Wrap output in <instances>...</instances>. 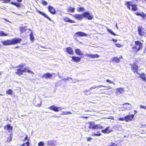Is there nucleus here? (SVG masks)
Returning a JSON list of instances; mask_svg holds the SVG:
<instances>
[{"instance_id": "47", "label": "nucleus", "mask_w": 146, "mask_h": 146, "mask_svg": "<svg viewBox=\"0 0 146 146\" xmlns=\"http://www.w3.org/2000/svg\"><path fill=\"white\" fill-rule=\"evenodd\" d=\"M26 70L27 71V72L28 73H31L33 74H34V73H33V72L31 70H30L28 69L27 70Z\"/></svg>"}, {"instance_id": "21", "label": "nucleus", "mask_w": 146, "mask_h": 146, "mask_svg": "<svg viewBox=\"0 0 146 146\" xmlns=\"http://www.w3.org/2000/svg\"><path fill=\"white\" fill-rule=\"evenodd\" d=\"M41 100L40 99H38L36 100L35 104V106L37 107H40L41 106Z\"/></svg>"}, {"instance_id": "49", "label": "nucleus", "mask_w": 146, "mask_h": 146, "mask_svg": "<svg viewBox=\"0 0 146 146\" xmlns=\"http://www.w3.org/2000/svg\"><path fill=\"white\" fill-rule=\"evenodd\" d=\"M30 39L32 42H33L35 40L34 37H30Z\"/></svg>"}, {"instance_id": "16", "label": "nucleus", "mask_w": 146, "mask_h": 146, "mask_svg": "<svg viewBox=\"0 0 146 146\" xmlns=\"http://www.w3.org/2000/svg\"><path fill=\"white\" fill-rule=\"evenodd\" d=\"M64 21L65 22H68L70 23H74L75 21L69 19L67 17H64L63 18Z\"/></svg>"}, {"instance_id": "29", "label": "nucleus", "mask_w": 146, "mask_h": 146, "mask_svg": "<svg viewBox=\"0 0 146 146\" xmlns=\"http://www.w3.org/2000/svg\"><path fill=\"white\" fill-rule=\"evenodd\" d=\"M135 43L136 45L138 46V47H140V48L141 49L142 47V44L140 41H135Z\"/></svg>"}, {"instance_id": "31", "label": "nucleus", "mask_w": 146, "mask_h": 146, "mask_svg": "<svg viewBox=\"0 0 146 146\" xmlns=\"http://www.w3.org/2000/svg\"><path fill=\"white\" fill-rule=\"evenodd\" d=\"M77 10L78 12H83L85 11V9L83 7H81L77 8Z\"/></svg>"}, {"instance_id": "43", "label": "nucleus", "mask_w": 146, "mask_h": 146, "mask_svg": "<svg viewBox=\"0 0 146 146\" xmlns=\"http://www.w3.org/2000/svg\"><path fill=\"white\" fill-rule=\"evenodd\" d=\"M38 145L39 146H42L44 145V144L43 142L41 141L38 143Z\"/></svg>"}, {"instance_id": "12", "label": "nucleus", "mask_w": 146, "mask_h": 146, "mask_svg": "<svg viewBox=\"0 0 146 146\" xmlns=\"http://www.w3.org/2000/svg\"><path fill=\"white\" fill-rule=\"evenodd\" d=\"M123 105L124 107L127 110H130L132 108L131 105L128 103H125Z\"/></svg>"}, {"instance_id": "9", "label": "nucleus", "mask_w": 146, "mask_h": 146, "mask_svg": "<svg viewBox=\"0 0 146 146\" xmlns=\"http://www.w3.org/2000/svg\"><path fill=\"white\" fill-rule=\"evenodd\" d=\"M116 94L117 95H119L120 94H123L125 92L124 89L121 88H117L116 89Z\"/></svg>"}, {"instance_id": "32", "label": "nucleus", "mask_w": 146, "mask_h": 146, "mask_svg": "<svg viewBox=\"0 0 146 146\" xmlns=\"http://www.w3.org/2000/svg\"><path fill=\"white\" fill-rule=\"evenodd\" d=\"M61 115H66V114H72V113H71L70 111H62L61 112Z\"/></svg>"}, {"instance_id": "4", "label": "nucleus", "mask_w": 146, "mask_h": 146, "mask_svg": "<svg viewBox=\"0 0 146 146\" xmlns=\"http://www.w3.org/2000/svg\"><path fill=\"white\" fill-rule=\"evenodd\" d=\"M130 65L131 66V70L133 71L134 73H136L138 74L139 75V74L138 72V66L136 65L135 63L133 64H130Z\"/></svg>"}, {"instance_id": "56", "label": "nucleus", "mask_w": 146, "mask_h": 146, "mask_svg": "<svg viewBox=\"0 0 146 146\" xmlns=\"http://www.w3.org/2000/svg\"><path fill=\"white\" fill-rule=\"evenodd\" d=\"M9 91H10V95L11 94H12V90H11L10 89Z\"/></svg>"}, {"instance_id": "60", "label": "nucleus", "mask_w": 146, "mask_h": 146, "mask_svg": "<svg viewBox=\"0 0 146 146\" xmlns=\"http://www.w3.org/2000/svg\"><path fill=\"white\" fill-rule=\"evenodd\" d=\"M80 117L84 118H85L86 119L88 118V117H82H82Z\"/></svg>"}, {"instance_id": "28", "label": "nucleus", "mask_w": 146, "mask_h": 146, "mask_svg": "<svg viewBox=\"0 0 146 146\" xmlns=\"http://www.w3.org/2000/svg\"><path fill=\"white\" fill-rule=\"evenodd\" d=\"M75 10V8L74 7H69L68 8V9H67V11L68 12H74Z\"/></svg>"}, {"instance_id": "1", "label": "nucleus", "mask_w": 146, "mask_h": 146, "mask_svg": "<svg viewBox=\"0 0 146 146\" xmlns=\"http://www.w3.org/2000/svg\"><path fill=\"white\" fill-rule=\"evenodd\" d=\"M125 5L129 9H131L132 11H136L137 8V6L135 5H132L131 2H128L125 3Z\"/></svg>"}, {"instance_id": "7", "label": "nucleus", "mask_w": 146, "mask_h": 146, "mask_svg": "<svg viewBox=\"0 0 146 146\" xmlns=\"http://www.w3.org/2000/svg\"><path fill=\"white\" fill-rule=\"evenodd\" d=\"M46 144L48 145H52L54 146H56L57 145L56 141L53 140L48 141L46 142Z\"/></svg>"}, {"instance_id": "63", "label": "nucleus", "mask_w": 146, "mask_h": 146, "mask_svg": "<svg viewBox=\"0 0 146 146\" xmlns=\"http://www.w3.org/2000/svg\"><path fill=\"white\" fill-rule=\"evenodd\" d=\"M12 129H13L12 127L10 125V129L12 130Z\"/></svg>"}, {"instance_id": "53", "label": "nucleus", "mask_w": 146, "mask_h": 146, "mask_svg": "<svg viewBox=\"0 0 146 146\" xmlns=\"http://www.w3.org/2000/svg\"><path fill=\"white\" fill-rule=\"evenodd\" d=\"M92 139V138L91 137H88L87 138V140L88 141H90Z\"/></svg>"}, {"instance_id": "5", "label": "nucleus", "mask_w": 146, "mask_h": 146, "mask_svg": "<svg viewBox=\"0 0 146 146\" xmlns=\"http://www.w3.org/2000/svg\"><path fill=\"white\" fill-rule=\"evenodd\" d=\"M139 33L140 36H143L145 34V31L141 26H139L138 28Z\"/></svg>"}, {"instance_id": "13", "label": "nucleus", "mask_w": 146, "mask_h": 146, "mask_svg": "<svg viewBox=\"0 0 146 146\" xmlns=\"http://www.w3.org/2000/svg\"><path fill=\"white\" fill-rule=\"evenodd\" d=\"M86 56L90 57L92 58H98L99 56L97 54H86L85 55Z\"/></svg>"}, {"instance_id": "17", "label": "nucleus", "mask_w": 146, "mask_h": 146, "mask_svg": "<svg viewBox=\"0 0 146 146\" xmlns=\"http://www.w3.org/2000/svg\"><path fill=\"white\" fill-rule=\"evenodd\" d=\"M75 36H86V34L82 32H78L76 33Z\"/></svg>"}, {"instance_id": "35", "label": "nucleus", "mask_w": 146, "mask_h": 146, "mask_svg": "<svg viewBox=\"0 0 146 146\" xmlns=\"http://www.w3.org/2000/svg\"><path fill=\"white\" fill-rule=\"evenodd\" d=\"M108 31L111 35L113 36H116V35L115 33L111 29H107Z\"/></svg>"}, {"instance_id": "41", "label": "nucleus", "mask_w": 146, "mask_h": 146, "mask_svg": "<svg viewBox=\"0 0 146 146\" xmlns=\"http://www.w3.org/2000/svg\"><path fill=\"white\" fill-rule=\"evenodd\" d=\"M4 129L6 130L9 129V124H7L4 127Z\"/></svg>"}, {"instance_id": "24", "label": "nucleus", "mask_w": 146, "mask_h": 146, "mask_svg": "<svg viewBox=\"0 0 146 146\" xmlns=\"http://www.w3.org/2000/svg\"><path fill=\"white\" fill-rule=\"evenodd\" d=\"M37 12L38 13H39L41 15L44 16L45 17L49 19L50 21H51L49 17L48 16H47V15H46L45 13H44L43 12H41L40 11H39L38 10H37Z\"/></svg>"}, {"instance_id": "2", "label": "nucleus", "mask_w": 146, "mask_h": 146, "mask_svg": "<svg viewBox=\"0 0 146 146\" xmlns=\"http://www.w3.org/2000/svg\"><path fill=\"white\" fill-rule=\"evenodd\" d=\"M48 108L56 112H58L64 108L61 107L55 106L52 105L49 107Z\"/></svg>"}, {"instance_id": "42", "label": "nucleus", "mask_w": 146, "mask_h": 146, "mask_svg": "<svg viewBox=\"0 0 146 146\" xmlns=\"http://www.w3.org/2000/svg\"><path fill=\"white\" fill-rule=\"evenodd\" d=\"M101 135V133H93L92 134V136H100Z\"/></svg>"}, {"instance_id": "26", "label": "nucleus", "mask_w": 146, "mask_h": 146, "mask_svg": "<svg viewBox=\"0 0 146 146\" xmlns=\"http://www.w3.org/2000/svg\"><path fill=\"white\" fill-rule=\"evenodd\" d=\"M110 127H106L105 129L102 130V132L104 133H108L111 132V131L109 130Z\"/></svg>"}, {"instance_id": "59", "label": "nucleus", "mask_w": 146, "mask_h": 146, "mask_svg": "<svg viewBox=\"0 0 146 146\" xmlns=\"http://www.w3.org/2000/svg\"><path fill=\"white\" fill-rule=\"evenodd\" d=\"M17 1L19 2V3H20V2H21L22 1V0H17Z\"/></svg>"}, {"instance_id": "10", "label": "nucleus", "mask_w": 146, "mask_h": 146, "mask_svg": "<svg viewBox=\"0 0 146 146\" xmlns=\"http://www.w3.org/2000/svg\"><path fill=\"white\" fill-rule=\"evenodd\" d=\"M52 76V75L49 73L47 72L44 74L42 76V78H44L48 79L51 78Z\"/></svg>"}, {"instance_id": "22", "label": "nucleus", "mask_w": 146, "mask_h": 146, "mask_svg": "<svg viewBox=\"0 0 146 146\" xmlns=\"http://www.w3.org/2000/svg\"><path fill=\"white\" fill-rule=\"evenodd\" d=\"M66 52L68 54H73V51L72 48L70 47L67 48L66 49Z\"/></svg>"}, {"instance_id": "39", "label": "nucleus", "mask_w": 146, "mask_h": 146, "mask_svg": "<svg viewBox=\"0 0 146 146\" xmlns=\"http://www.w3.org/2000/svg\"><path fill=\"white\" fill-rule=\"evenodd\" d=\"M98 86H96V87H92L90 88V90H87V91H85L84 92H85V93H86V92H87L88 91H91L92 89H95L96 87H98Z\"/></svg>"}, {"instance_id": "52", "label": "nucleus", "mask_w": 146, "mask_h": 146, "mask_svg": "<svg viewBox=\"0 0 146 146\" xmlns=\"http://www.w3.org/2000/svg\"><path fill=\"white\" fill-rule=\"evenodd\" d=\"M145 106H144L142 105H140V108H141L144 109H145Z\"/></svg>"}, {"instance_id": "54", "label": "nucleus", "mask_w": 146, "mask_h": 146, "mask_svg": "<svg viewBox=\"0 0 146 146\" xmlns=\"http://www.w3.org/2000/svg\"><path fill=\"white\" fill-rule=\"evenodd\" d=\"M27 138H28L27 135H26V136L25 137V138L24 141H26L27 140Z\"/></svg>"}, {"instance_id": "8", "label": "nucleus", "mask_w": 146, "mask_h": 146, "mask_svg": "<svg viewBox=\"0 0 146 146\" xmlns=\"http://www.w3.org/2000/svg\"><path fill=\"white\" fill-rule=\"evenodd\" d=\"M83 17L87 18L88 20H92L93 18V16L90 15L88 12H85L83 13Z\"/></svg>"}, {"instance_id": "38", "label": "nucleus", "mask_w": 146, "mask_h": 146, "mask_svg": "<svg viewBox=\"0 0 146 146\" xmlns=\"http://www.w3.org/2000/svg\"><path fill=\"white\" fill-rule=\"evenodd\" d=\"M7 35L2 31H0V36H6Z\"/></svg>"}, {"instance_id": "55", "label": "nucleus", "mask_w": 146, "mask_h": 146, "mask_svg": "<svg viewBox=\"0 0 146 146\" xmlns=\"http://www.w3.org/2000/svg\"><path fill=\"white\" fill-rule=\"evenodd\" d=\"M123 57L122 56H121L119 58H118V59L119 61V62L120 61V60H121L122 59Z\"/></svg>"}, {"instance_id": "48", "label": "nucleus", "mask_w": 146, "mask_h": 146, "mask_svg": "<svg viewBox=\"0 0 146 146\" xmlns=\"http://www.w3.org/2000/svg\"><path fill=\"white\" fill-rule=\"evenodd\" d=\"M125 120V117H120L119 118V120L120 121H124Z\"/></svg>"}, {"instance_id": "30", "label": "nucleus", "mask_w": 146, "mask_h": 146, "mask_svg": "<svg viewBox=\"0 0 146 146\" xmlns=\"http://www.w3.org/2000/svg\"><path fill=\"white\" fill-rule=\"evenodd\" d=\"M140 76V77L143 80L146 82V78L145 77V74L144 73H142L141 74H139Z\"/></svg>"}, {"instance_id": "27", "label": "nucleus", "mask_w": 146, "mask_h": 146, "mask_svg": "<svg viewBox=\"0 0 146 146\" xmlns=\"http://www.w3.org/2000/svg\"><path fill=\"white\" fill-rule=\"evenodd\" d=\"M75 53L78 55H83V53L81 52L80 49H77L75 50Z\"/></svg>"}, {"instance_id": "62", "label": "nucleus", "mask_w": 146, "mask_h": 146, "mask_svg": "<svg viewBox=\"0 0 146 146\" xmlns=\"http://www.w3.org/2000/svg\"><path fill=\"white\" fill-rule=\"evenodd\" d=\"M52 117H59L58 116H55V115H53L52 116Z\"/></svg>"}, {"instance_id": "15", "label": "nucleus", "mask_w": 146, "mask_h": 146, "mask_svg": "<svg viewBox=\"0 0 146 146\" xmlns=\"http://www.w3.org/2000/svg\"><path fill=\"white\" fill-rule=\"evenodd\" d=\"M103 127L100 124H94L92 126V129H103Z\"/></svg>"}, {"instance_id": "18", "label": "nucleus", "mask_w": 146, "mask_h": 146, "mask_svg": "<svg viewBox=\"0 0 146 146\" xmlns=\"http://www.w3.org/2000/svg\"><path fill=\"white\" fill-rule=\"evenodd\" d=\"M132 49H133V51L135 52H137L139 51L141 48H140V47H138V46L136 45H135L132 47Z\"/></svg>"}, {"instance_id": "64", "label": "nucleus", "mask_w": 146, "mask_h": 146, "mask_svg": "<svg viewBox=\"0 0 146 146\" xmlns=\"http://www.w3.org/2000/svg\"><path fill=\"white\" fill-rule=\"evenodd\" d=\"M69 78L70 79H71V80H72V78H69V77H68V78L67 79H66L67 80H69Z\"/></svg>"}, {"instance_id": "50", "label": "nucleus", "mask_w": 146, "mask_h": 146, "mask_svg": "<svg viewBox=\"0 0 146 146\" xmlns=\"http://www.w3.org/2000/svg\"><path fill=\"white\" fill-rule=\"evenodd\" d=\"M42 3L45 5H46L47 4V3L44 1H43L42 2Z\"/></svg>"}, {"instance_id": "40", "label": "nucleus", "mask_w": 146, "mask_h": 146, "mask_svg": "<svg viewBox=\"0 0 146 146\" xmlns=\"http://www.w3.org/2000/svg\"><path fill=\"white\" fill-rule=\"evenodd\" d=\"M29 143L28 141L26 143L22 144L21 146H29Z\"/></svg>"}, {"instance_id": "25", "label": "nucleus", "mask_w": 146, "mask_h": 146, "mask_svg": "<svg viewBox=\"0 0 146 146\" xmlns=\"http://www.w3.org/2000/svg\"><path fill=\"white\" fill-rule=\"evenodd\" d=\"M72 59L75 62H79L81 59L80 58L76 56H72Z\"/></svg>"}, {"instance_id": "44", "label": "nucleus", "mask_w": 146, "mask_h": 146, "mask_svg": "<svg viewBox=\"0 0 146 146\" xmlns=\"http://www.w3.org/2000/svg\"><path fill=\"white\" fill-rule=\"evenodd\" d=\"M108 146H117V145L115 143H111Z\"/></svg>"}, {"instance_id": "34", "label": "nucleus", "mask_w": 146, "mask_h": 146, "mask_svg": "<svg viewBox=\"0 0 146 146\" xmlns=\"http://www.w3.org/2000/svg\"><path fill=\"white\" fill-rule=\"evenodd\" d=\"M101 87L106 88V89H104V90H108L109 89H111L112 88L109 87V86H104L103 85H100V86H98V87H99V88H101Z\"/></svg>"}, {"instance_id": "46", "label": "nucleus", "mask_w": 146, "mask_h": 146, "mask_svg": "<svg viewBox=\"0 0 146 146\" xmlns=\"http://www.w3.org/2000/svg\"><path fill=\"white\" fill-rule=\"evenodd\" d=\"M25 65L24 64H22L21 65H20L19 66V67L21 68L22 69H23V68H25Z\"/></svg>"}, {"instance_id": "57", "label": "nucleus", "mask_w": 146, "mask_h": 146, "mask_svg": "<svg viewBox=\"0 0 146 146\" xmlns=\"http://www.w3.org/2000/svg\"><path fill=\"white\" fill-rule=\"evenodd\" d=\"M89 91H88L87 92H86V94H86H87V95L88 94H91V93L90 92H88Z\"/></svg>"}, {"instance_id": "6", "label": "nucleus", "mask_w": 146, "mask_h": 146, "mask_svg": "<svg viewBox=\"0 0 146 146\" xmlns=\"http://www.w3.org/2000/svg\"><path fill=\"white\" fill-rule=\"evenodd\" d=\"M21 41V39L19 38L13 39L11 41H10V45L17 44L20 42Z\"/></svg>"}, {"instance_id": "36", "label": "nucleus", "mask_w": 146, "mask_h": 146, "mask_svg": "<svg viewBox=\"0 0 146 146\" xmlns=\"http://www.w3.org/2000/svg\"><path fill=\"white\" fill-rule=\"evenodd\" d=\"M89 126H88V128L90 129H92V126L94 125V123L93 122H91L89 123Z\"/></svg>"}, {"instance_id": "3", "label": "nucleus", "mask_w": 146, "mask_h": 146, "mask_svg": "<svg viewBox=\"0 0 146 146\" xmlns=\"http://www.w3.org/2000/svg\"><path fill=\"white\" fill-rule=\"evenodd\" d=\"M20 29L21 32V33L23 32L24 31H27L28 34H29L30 36H33V33L32 31L30 29H26L25 27H21L20 28Z\"/></svg>"}, {"instance_id": "33", "label": "nucleus", "mask_w": 146, "mask_h": 146, "mask_svg": "<svg viewBox=\"0 0 146 146\" xmlns=\"http://www.w3.org/2000/svg\"><path fill=\"white\" fill-rule=\"evenodd\" d=\"M2 43L4 45H7L9 44V40L3 41Z\"/></svg>"}, {"instance_id": "20", "label": "nucleus", "mask_w": 146, "mask_h": 146, "mask_svg": "<svg viewBox=\"0 0 146 146\" xmlns=\"http://www.w3.org/2000/svg\"><path fill=\"white\" fill-rule=\"evenodd\" d=\"M134 115H131L130 114H129L127 116H125V118L126 121H127L128 120H131L134 117Z\"/></svg>"}, {"instance_id": "58", "label": "nucleus", "mask_w": 146, "mask_h": 146, "mask_svg": "<svg viewBox=\"0 0 146 146\" xmlns=\"http://www.w3.org/2000/svg\"><path fill=\"white\" fill-rule=\"evenodd\" d=\"M6 93L8 94H9V90L6 91Z\"/></svg>"}, {"instance_id": "51", "label": "nucleus", "mask_w": 146, "mask_h": 146, "mask_svg": "<svg viewBox=\"0 0 146 146\" xmlns=\"http://www.w3.org/2000/svg\"><path fill=\"white\" fill-rule=\"evenodd\" d=\"M136 15L138 16H141L142 17H143V16L142 15V14L139 13H137Z\"/></svg>"}, {"instance_id": "61", "label": "nucleus", "mask_w": 146, "mask_h": 146, "mask_svg": "<svg viewBox=\"0 0 146 146\" xmlns=\"http://www.w3.org/2000/svg\"><path fill=\"white\" fill-rule=\"evenodd\" d=\"M115 27L117 29H118V27L117 26V23H116L115 24Z\"/></svg>"}, {"instance_id": "14", "label": "nucleus", "mask_w": 146, "mask_h": 146, "mask_svg": "<svg viewBox=\"0 0 146 146\" xmlns=\"http://www.w3.org/2000/svg\"><path fill=\"white\" fill-rule=\"evenodd\" d=\"M27 70L26 68H24L23 70H22L21 69H19L17 70V71L16 72V73L19 75H22L23 72H25Z\"/></svg>"}, {"instance_id": "45", "label": "nucleus", "mask_w": 146, "mask_h": 146, "mask_svg": "<svg viewBox=\"0 0 146 146\" xmlns=\"http://www.w3.org/2000/svg\"><path fill=\"white\" fill-rule=\"evenodd\" d=\"M106 81L107 82H109L110 83H111L113 84L114 85H115V84L114 83V82L110 80H109V79H107L106 80Z\"/></svg>"}, {"instance_id": "11", "label": "nucleus", "mask_w": 146, "mask_h": 146, "mask_svg": "<svg viewBox=\"0 0 146 146\" xmlns=\"http://www.w3.org/2000/svg\"><path fill=\"white\" fill-rule=\"evenodd\" d=\"M73 16L78 20H81L83 18V14H75L73 15Z\"/></svg>"}, {"instance_id": "19", "label": "nucleus", "mask_w": 146, "mask_h": 146, "mask_svg": "<svg viewBox=\"0 0 146 146\" xmlns=\"http://www.w3.org/2000/svg\"><path fill=\"white\" fill-rule=\"evenodd\" d=\"M48 9L50 12L52 14H55L56 11H55L52 7L49 6L48 7Z\"/></svg>"}, {"instance_id": "37", "label": "nucleus", "mask_w": 146, "mask_h": 146, "mask_svg": "<svg viewBox=\"0 0 146 146\" xmlns=\"http://www.w3.org/2000/svg\"><path fill=\"white\" fill-rule=\"evenodd\" d=\"M11 4L13 5H14L16 6L17 7H19L20 6V4L19 3L14 2H11Z\"/></svg>"}, {"instance_id": "23", "label": "nucleus", "mask_w": 146, "mask_h": 146, "mask_svg": "<svg viewBox=\"0 0 146 146\" xmlns=\"http://www.w3.org/2000/svg\"><path fill=\"white\" fill-rule=\"evenodd\" d=\"M110 61L111 62H114L116 63H119V61L118 59V58L117 57H115L111 58Z\"/></svg>"}]
</instances>
